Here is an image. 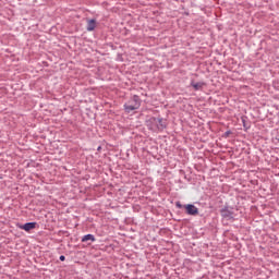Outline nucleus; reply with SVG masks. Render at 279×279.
I'll use <instances>...</instances> for the list:
<instances>
[{"label":"nucleus","mask_w":279,"mask_h":279,"mask_svg":"<svg viewBox=\"0 0 279 279\" xmlns=\"http://www.w3.org/2000/svg\"><path fill=\"white\" fill-rule=\"evenodd\" d=\"M146 125L149 128V130H153V132L165 130L166 126L165 120L161 118H150L146 121Z\"/></svg>","instance_id":"obj_1"},{"label":"nucleus","mask_w":279,"mask_h":279,"mask_svg":"<svg viewBox=\"0 0 279 279\" xmlns=\"http://www.w3.org/2000/svg\"><path fill=\"white\" fill-rule=\"evenodd\" d=\"M140 108H141V98H138V96H134L131 100H129L124 105V110L128 113L133 112V110H138Z\"/></svg>","instance_id":"obj_2"},{"label":"nucleus","mask_w":279,"mask_h":279,"mask_svg":"<svg viewBox=\"0 0 279 279\" xmlns=\"http://www.w3.org/2000/svg\"><path fill=\"white\" fill-rule=\"evenodd\" d=\"M183 208L185 209L186 215H191L192 217L199 215V209H197L195 205L187 204L184 205Z\"/></svg>","instance_id":"obj_3"},{"label":"nucleus","mask_w":279,"mask_h":279,"mask_svg":"<svg viewBox=\"0 0 279 279\" xmlns=\"http://www.w3.org/2000/svg\"><path fill=\"white\" fill-rule=\"evenodd\" d=\"M21 230H25V232H29V230H34L36 228V222H28L20 226Z\"/></svg>","instance_id":"obj_4"},{"label":"nucleus","mask_w":279,"mask_h":279,"mask_svg":"<svg viewBox=\"0 0 279 279\" xmlns=\"http://www.w3.org/2000/svg\"><path fill=\"white\" fill-rule=\"evenodd\" d=\"M191 86L194 88V90H202V88H204V86H206V83H204V82L195 83L192 81Z\"/></svg>","instance_id":"obj_5"},{"label":"nucleus","mask_w":279,"mask_h":279,"mask_svg":"<svg viewBox=\"0 0 279 279\" xmlns=\"http://www.w3.org/2000/svg\"><path fill=\"white\" fill-rule=\"evenodd\" d=\"M97 27V22L95 20H89L87 22V32H93Z\"/></svg>","instance_id":"obj_6"},{"label":"nucleus","mask_w":279,"mask_h":279,"mask_svg":"<svg viewBox=\"0 0 279 279\" xmlns=\"http://www.w3.org/2000/svg\"><path fill=\"white\" fill-rule=\"evenodd\" d=\"M86 241H92L93 243H95L96 239L95 235L93 234H86L82 238V243H86Z\"/></svg>","instance_id":"obj_7"},{"label":"nucleus","mask_w":279,"mask_h":279,"mask_svg":"<svg viewBox=\"0 0 279 279\" xmlns=\"http://www.w3.org/2000/svg\"><path fill=\"white\" fill-rule=\"evenodd\" d=\"M221 216L225 219H232V211L228 210V209H222L221 210Z\"/></svg>","instance_id":"obj_8"},{"label":"nucleus","mask_w":279,"mask_h":279,"mask_svg":"<svg viewBox=\"0 0 279 279\" xmlns=\"http://www.w3.org/2000/svg\"><path fill=\"white\" fill-rule=\"evenodd\" d=\"M175 206H177V208H184V205L180 204V202H178V203L175 204Z\"/></svg>","instance_id":"obj_9"},{"label":"nucleus","mask_w":279,"mask_h":279,"mask_svg":"<svg viewBox=\"0 0 279 279\" xmlns=\"http://www.w3.org/2000/svg\"><path fill=\"white\" fill-rule=\"evenodd\" d=\"M59 258H60V260L63 262V260H65L66 257H64V255H61Z\"/></svg>","instance_id":"obj_10"}]
</instances>
